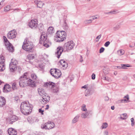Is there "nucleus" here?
Masks as SVG:
<instances>
[{
	"label": "nucleus",
	"mask_w": 135,
	"mask_h": 135,
	"mask_svg": "<svg viewBox=\"0 0 135 135\" xmlns=\"http://www.w3.org/2000/svg\"><path fill=\"white\" fill-rule=\"evenodd\" d=\"M28 74L27 73H25L20 78L19 84L21 87H24L27 86H34V81L31 79H28Z\"/></svg>",
	"instance_id": "nucleus-1"
},
{
	"label": "nucleus",
	"mask_w": 135,
	"mask_h": 135,
	"mask_svg": "<svg viewBox=\"0 0 135 135\" xmlns=\"http://www.w3.org/2000/svg\"><path fill=\"white\" fill-rule=\"evenodd\" d=\"M32 108V105L30 104L27 101L22 102L20 105L21 112L25 115H29L31 113Z\"/></svg>",
	"instance_id": "nucleus-2"
},
{
	"label": "nucleus",
	"mask_w": 135,
	"mask_h": 135,
	"mask_svg": "<svg viewBox=\"0 0 135 135\" xmlns=\"http://www.w3.org/2000/svg\"><path fill=\"white\" fill-rule=\"evenodd\" d=\"M66 36V34L64 31H57L56 36V38H57V42H61L63 41L65 39Z\"/></svg>",
	"instance_id": "nucleus-3"
},
{
	"label": "nucleus",
	"mask_w": 135,
	"mask_h": 135,
	"mask_svg": "<svg viewBox=\"0 0 135 135\" xmlns=\"http://www.w3.org/2000/svg\"><path fill=\"white\" fill-rule=\"evenodd\" d=\"M11 62L9 65V68L10 71L11 72H14L17 68H18L19 70H21V69L19 68V67H17V60L14 59H12Z\"/></svg>",
	"instance_id": "nucleus-4"
},
{
	"label": "nucleus",
	"mask_w": 135,
	"mask_h": 135,
	"mask_svg": "<svg viewBox=\"0 0 135 135\" xmlns=\"http://www.w3.org/2000/svg\"><path fill=\"white\" fill-rule=\"evenodd\" d=\"M22 47L23 50L26 51L32 52L33 50V49H32L33 48V46L31 44L29 45V43L27 42L26 39L25 40Z\"/></svg>",
	"instance_id": "nucleus-5"
},
{
	"label": "nucleus",
	"mask_w": 135,
	"mask_h": 135,
	"mask_svg": "<svg viewBox=\"0 0 135 135\" xmlns=\"http://www.w3.org/2000/svg\"><path fill=\"white\" fill-rule=\"evenodd\" d=\"M55 126V124L53 122L48 121L45 124H42L41 128L42 129H49L54 128Z\"/></svg>",
	"instance_id": "nucleus-6"
},
{
	"label": "nucleus",
	"mask_w": 135,
	"mask_h": 135,
	"mask_svg": "<svg viewBox=\"0 0 135 135\" xmlns=\"http://www.w3.org/2000/svg\"><path fill=\"white\" fill-rule=\"evenodd\" d=\"M75 44L73 41H70L65 43L63 46L64 50L68 51L72 50L74 47Z\"/></svg>",
	"instance_id": "nucleus-7"
},
{
	"label": "nucleus",
	"mask_w": 135,
	"mask_h": 135,
	"mask_svg": "<svg viewBox=\"0 0 135 135\" xmlns=\"http://www.w3.org/2000/svg\"><path fill=\"white\" fill-rule=\"evenodd\" d=\"M17 32L15 30H13L9 31L7 34V37L8 38L12 39L15 38L17 35Z\"/></svg>",
	"instance_id": "nucleus-8"
},
{
	"label": "nucleus",
	"mask_w": 135,
	"mask_h": 135,
	"mask_svg": "<svg viewBox=\"0 0 135 135\" xmlns=\"http://www.w3.org/2000/svg\"><path fill=\"white\" fill-rule=\"evenodd\" d=\"M18 118L15 115H12L7 119V122L10 124H12L13 122L17 120Z\"/></svg>",
	"instance_id": "nucleus-9"
},
{
	"label": "nucleus",
	"mask_w": 135,
	"mask_h": 135,
	"mask_svg": "<svg viewBox=\"0 0 135 135\" xmlns=\"http://www.w3.org/2000/svg\"><path fill=\"white\" fill-rule=\"evenodd\" d=\"M43 86L44 87L50 88L51 90L54 88L55 86V84L52 82H46L44 83Z\"/></svg>",
	"instance_id": "nucleus-10"
},
{
	"label": "nucleus",
	"mask_w": 135,
	"mask_h": 135,
	"mask_svg": "<svg viewBox=\"0 0 135 135\" xmlns=\"http://www.w3.org/2000/svg\"><path fill=\"white\" fill-rule=\"evenodd\" d=\"M64 49V48H63L62 47L60 46L59 47L57 48L56 50L55 54L57 55V57L58 58H60L61 54L63 51Z\"/></svg>",
	"instance_id": "nucleus-11"
},
{
	"label": "nucleus",
	"mask_w": 135,
	"mask_h": 135,
	"mask_svg": "<svg viewBox=\"0 0 135 135\" xmlns=\"http://www.w3.org/2000/svg\"><path fill=\"white\" fill-rule=\"evenodd\" d=\"M42 96L43 99H42L41 101L42 103L45 102V103H46L47 102H48L49 101L50 97L47 93Z\"/></svg>",
	"instance_id": "nucleus-12"
},
{
	"label": "nucleus",
	"mask_w": 135,
	"mask_h": 135,
	"mask_svg": "<svg viewBox=\"0 0 135 135\" xmlns=\"http://www.w3.org/2000/svg\"><path fill=\"white\" fill-rule=\"evenodd\" d=\"M6 100L5 98L3 97L0 96V107H3L6 103Z\"/></svg>",
	"instance_id": "nucleus-13"
},
{
	"label": "nucleus",
	"mask_w": 135,
	"mask_h": 135,
	"mask_svg": "<svg viewBox=\"0 0 135 135\" xmlns=\"http://www.w3.org/2000/svg\"><path fill=\"white\" fill-rule=\"evenodd\" d=\"M3 57H2L1 58L2 60L1 62H0V71H3L5 69V67L4 65V62L5 61L3 59Z\"/></svg>",
	"instance_id": "nucleus-14"
},
{
	"label": "nucleus",
	"mask_w": 135,
	"mask_h": 135,
	"mask_svg": "<svg viewBox=\"0 0 135 135\" xmlns=\"http://www.w3.org/2000/svg\"><path fill=\"white\" fill-rule=\"evenodd\" d=\"M8 131L9 135H16L17 133L16 130L12 128H9Z\"/></svg>",
	"instance_id": "nucleus-15"
},
{
	"label": "nucleus",
	"mask_w": 135,
	"mask_h": 135,
	"mask_svg": "<svg viewBox=\"0 0 135 135\" xmlns=\"http://www.w3.org/2000/svg\"><path fill=\"white\" fill-rule=\"evenodd\" d=\"M48 35L46 34V35L41 34L40 36V40L39 41L40 44H42V42L46 41H47V36Z\"/></svg>",
	"instance_id": "nucleus-16"
},
{
	"label": "nucleus",
	"mask_w": 135,
	"mask_h": 135,
	"mask_svg": "<svg viewBox=\"0 0 135 135\" xmlns=\"http://www.w3.org/2000/svg\"><path fill=\"white\" fill-rule=\"evenodd\" d=\"M11 90V86L9 84L5 85L3 89V91L4 92L7 93L9 91Z\"/></svg>",
	"instance_id": "nucleus-17"
},
{
	"label": "nucleus",
	"mask_w": 135,
	"mask_h": 135,
	"mask_svg": "<svg viewBox=\"0 0 135 135\" xmlns=\"http://www.w3.org/2000/svg\"><path fill=\"white\" fill-rule=\"evenodd\" d=\"M59 64L64 68V69L66 68L68 66V64L64 60H62L59 62Z\"/></svg>",
	"instance_id": "nucleus-18"
},
{
	"label": "nucleus",
	"mask_w": 135,
	"mask_h": 135,
	"mask_svg": "<svg viewBox=\"0 0 135 135\" xmlns=\"http://www.w3.org/2000/svg\"><path fill=\"white\" fill-rule=\"evenodd\" d=\"M6 46L7 48V49L9 51L12 52H13L14 50V47L11 46V44L10 43L9 44L6 45Z\"/></svg>",
	"instance_id": "nucleus-19"
},
{
	"label": "nucleus",
	"mask_w": 135,
	"mask_h": 135,
	"mask_svg": "<svg viewBox=\"0 0 135 135\" xmlns=\"http://www.w3.org/2000/svg\"><path fill=\"white\" fill-rule=\"evenodd\" d=\"M38 92L39 95L41 96H43L44 95L46 94L44 89L41 88H40L38 89Z\"/></svg>",
	"instance_id": "nucleus-20"
},
{
	"label": "nucleus",
	"mask_w": 135,
	"mask_h": 135,
	"mask_svg": "<svg viewBox=\"0 0 135 135\" xmlns=\"http://www.w3.org/2000/svg\"><path fill=\"white\" fill-rule=\"evenodd\" d=\"M56 73L55 75L53 74L52 76L56 78H58L60 77L61 75L60 71L59 69H57Z\"/></svg>",
	"instance_id": "nucleus-21"
},
{
	"label": "nucleus",
	"mask_w": 135,
	"mask_h": 135,
	"mask_svg": "<svg viewBox=\"0 0 135 135\" xmlns=\"http://www.w3.org/2000/svg\"><path fill=\"white\" fill-rule=\"evenodd\" d=\"M28 59L30 60V62L33 64V59H34V54H30L27 56Z\"/></svg>",
	"instance_id": "nucleus-22"
},
{
	"label": "nucleus",
	"mask_w": 135,
	"mask_h": 135,
	"mask_svg": "<svg viewBox=\"0 0 135 135\" xmlns=\"http://www.w3.org/2000/svg\"><path fill=\"white\" fill-rule=\"evenodd\" d=\"M34 3L36 4L37 7L41 8L42 7L44 3L40 1H34Z\"/></svg>",
	"instance_id": "nucleus-23"
},
{
	"label": "nucleus",
	"mask_w": 135,
	"mask_h": 135,
	"mask_svg": "<svg viewBox=\"0 0 135 135\" xmlns=\"http://www.w3.org/2000/svg\"><path fill=\"white\" fill-rule=\"evenodd\" d=\"M54 32V28L52 27H50L47 30V34H51Z\"/></svg>",
	"instance_id": "nucleus-24"
},
{
	"label": "nucleus",
	"mask_w": 135,
	"mask_h": 135,
	"mask_svg": "<svg viewBox=\"0 0 135 135\" xmlns=\"http://www.w3.org/2000/svg\"><path fill=\"white\" fill-rule=\"evenodd\" d=\"M60 88L59 86H56L55 88H53L51 90V92L53 93H58L59 92Z\"/></svg>",
	"instance_id": "nucleus-25"
},
{
	"label": "nucleus",
	"mask_w": 135,
	"mask_h": 135,
	"mask_svg": "<svg viewBox=\"0 0 135 135\" xmlns=\"http://www.w3.org/2000/svg\"><path fill=\"white\" fill-rule=\"evenodd\" d=\"M91 94L90 89H86L85 90V95L86 96L90 95Z\"/></svg>",
	"instance_id": "nucleus-26"
},
{
	"label": "nucleus",
	"mask_w": 135,
	"mask_h": 135,
	"mask_svg": "<svg viewBox=\"0 0 135 135\" xmlns=\"http://www.w3.org/2000/svg\"><path fill=\"white\" fill-rule=\"evenodd\" d=\"M121 67L120 66H117L118 68H119V69L121 68H122L123 69H127V67H130V65L129 64H121Z\"/></svg>",
	"instance_id": "nucleus-27"
},
{
	"label": "nucleus",
	"mask_w": 135,
	"mask_h": 135,
	"mask_svg": "<svg viewBox=\"0 0 135 135\" xmlns=\"http://www.w3.org/2000/svg\"><path fill=\"white\" fill-rule=\"evenodd\" d=\"M34 20L32 19L28 23V25L29 27L31 28H32L34 27L33 25Z\"/></svg>",
	"instance_id": "nucleus-28"
},
{
	"label": "nucleus",
	"mask_w": 135,
	"mask_h": 135,
	"mask_svg": "<svg viewBox=\"0 0 135 135\" xmlns=\"http://www.w3.org/2000/svg\"><path fill=\"white\" fill-rule=\"evenodd\" d=\"M79 116L77 115L75 116L72 120V122L73 123H75L76 122L79 120Z\"/></svg>",
	"instance_id": "nucleus-29"
},
{
	"label": "nucleus",
	"mask_w": 135,
	"mask_h": 135,
	"mask_svg": "<svg viewBox=\"0 0 135 135\" xmlns=\"http://www.w3.org/2000/svg\"><path fill=\"white\" fill-rule=\"evenodd\" d=\"M89 114V113L88 112H86L85 113H82L81 115V117L83 118H86L87 116H88Z\"/></svg>",
	"instance_id": "nucleus-30"
},
{
	"label": "nucleus",
	"mask_w": 135,
	"mask_h": 135,
	"mask_svg": "<svg viewBox=\"0 0 135 135\" xmlns=\"http://www.w3.org/2000/svg\"><path fill=\"white\" fill-rule=\"evenodd\" d=\"M17 83L16 82H14L13 83H11L12 85V88L13 90L16 89H17Z\"/></svg>",
	"instance_id": "nucleus-31"
},
{
	"label": "nucleus",
	"mask_w": 135,
	"mask_h": 135,
	"mask_svg": "<svg viewBox=\"0 0 135 135\" xmlns=\"http://www.w3.org/2000/svg\"><path fill=\"white\" fill-rule=\"evenodd\" d=\"M57 69H51L50 71V74L52 76V75L53 74L55 75V74L56 73V71L57 70Z\"/></svg>",
	"instance_id": "nucleus-32"
},
{
	"label": "nucleus",
	"mask_w": 135,
	"mask_h": 135,
	"mask_svg": "<svg viewBox=\"0 0 135 135\" xmlns=\"http://www.w3.org/2000/svg\"><path fill=\"white\" fill-rule=\"evenodd\" d=\"M62 27L65 29H67L68 28V27L66 22L65 20L64 21V23L62 25Z\"/></svg>",
	"instance_id": "nucleus-33"
},
{
	"label": "nucleus",
	"mask_w": 135,
	"mask_h": 135,
	"mask_svg": "<svg viewBox=\"0 0 135 135\" xmlns=\"http://www.w3.org/2000/svg\"><path fill=\"white\" fill-rule=\"evenodd\" d=\"M92 20H86L84 21V23L86 24L90 23L92 22Z\"/></svg>",
	"instance_id": "nucleus-34"
},
{
	"label": "nucleus",
	"mask_w": 135,
	"mask_h": 135,
	"mask_svg": "<svg viewBox=\"0 0 135 135\" xmlns=\"http://www.w3.org/2000/svg\"><path fill=\"white\" fill-rule=\"evenodd\" d=\"M27 120L29 123H32L34 122L33 119L31 117H29L27 118Z\"/></svg>",
	"instance_id": "nucleus-35"
},
{
	"label": "nucleus",
	"mask_w": 135,
	"mask_h": 135,
	"mask_svg": "<svg viewBox=\"0 0 135 135\" xmlns=\"http://www.w3.org/2000/svg\"><path fill=\"white\" fill-rule=\"evenodd\" d=\"M108 126V124L107 123H103L102 126V129L106 128Z\"/></svg>",
	"instance_id": "nucleus-36"
},
{
	"label": "nucleus",
	"mask_w": 135,
	"mask_h": 135,
	"mask_svg": "<svg viewBox=\"0 0 135 135\" xmlns=\"http://www.w3.org/2000/svg\"><path fill=\"white\" fill-rule=\"evenodd\" d=\"M11 6L10 5H7L4 8V11L7 12L8 11L10 10Z\"/></svg>",
	"instance_id": "nucleus-37"
},
{
	"label": "nucleus",
	"mask_w": 135,
	"mask_h": 135,
	"mask_svg": "<svg viewBox=\"0 0 135 135\" xmlns=\"http://www.w3.org/2000/svg\"><path fill=\"white\" fill-rule=\"evenodd\" d=\"M118 52L120 55H121L124 54V50H119L118 51Z\"/></svg>",
	"instance_id": "nucleus-38"
},
{
	"label": "nucleus",
	"mask_w": 135,
	"mask_h": 135,
	"mask_svg": "<svg viewBox=\"0 0 135 135\" xmlns=\"http://www.w3.org/2000/svg\"><path fill=\"white\" fill-rule=\"evenodd\" d=\"M39 68L40 69V70H43L44 68V65L43 64H39L38 65Z\"/></svg>",
	"instance_id": "nucleus-39"
},
{
	"label": "nucleus",
	"mask_w": 135,
	"mask_h": 135,
	"mask_svg": "<svg viewBox=\"0 0 135 135\" xmlns=\"http://www.w3.org/2000/svg\"><path fill=\"white\" fill-rule=\"evenodd\" d=\"M47 41L43 42V44L44 46L46 47H49V45L46 42Z\"/></svg>",
	"instance_id": "nucleus-40"
},
{
	"label": "nucleus",
	"mask_w": 135,
	"mask_h": 135,
	"mask_svg": "<svg viewBox=\"0 0 135 135\" xmlns=\"http://www.w3.org/2000/svg\"><path fill=\"white\" fill-rule=\"evenodd\" d=\"M92 19L91 20H94L96 19H98L99 17V16L98 15H96L95 16H93L91 17Z\"/></svg>",
	"instance_id": "nucleus-41"
},
{
	"label": "nucleus",
	"mask_w": 135,
	"mask_h": 135,
	"mask_svg": "<svg viewBox=\"0 0 135 135\" xmlns=\"http://www.w3.org/2000/svg\"><path fill=\"white\" fill-rule=\"evenodd\" d=\"M120 27L119 25H117L116 26L113 28V29L114 30H117L119 29Z\"/></svg>",
	"instance_id": "nucleus-42"
},
{
	"label": "nucleus",
	"mask_w": 135,
	"mask_h": 135,
	"mask_svg": "<svg viewBox=\"0 0 135 135\" xmlns=\"http://www.w3.org/2000/svg\"><path fill=\"white\" fill-rule=\"evenodd\" d=\"M3 39H4V42H5L6 43H7V44H8V43L9 44V42L8 41V40L7 39L6 37L5 36H3Z\"/></svg>",
	"instance_id": "nucleus-43"
},
{
	"label": "nucleus",
	"mask_w": 135,
	"mask_h": 135,
	"mask_svg": "<svg viewBox=\"0 0 135 135\" xmlns=\"http://www.w3.org/2000/svg\"><path fill=\"white\" fill-rule=\"evenodd\" d=\"M101 36V35L100 34L96 38V42H98L99 41V40L100 39Z\"/></svg>",
	"instance_id": "nucleus-44"
},
{
	"label": "nucleus",
	"mask_w": 135,
	"mask_h": 135,
	"mask_svg": "<svg viewBox=\"0 0 135 135\" xmlns=\"http://www.w3.org/2000/svg\"><path fill=\"white\" fill-rule=\"evenodd\" d=\"M37 22V20L34 19V27L36 28L38 24Z\"/></svg>",
	"instance_id": "nucleus-45"
},
{
	"label": "nucleus",
	"mask_w": 135,
	"mask_h": 135,
	"mask_svg": "<svg viewBox=\"0 0 135 135\" xmlns=\"http://www.w3.org/2000/svg\"><path fill=\"white\" fill-rule=\"evenodd\" d=\"M110 44V42L109 41L106 42L105 44L104 45L105 47H108Z\"/></svg>",
	"instance_id": "nucleus-46"
},
{
	"label": "nucleus",
	"mask_w": 135,
	"mask_h": 135,
	"mask_svg": "<svg viewBox=\"0 0 135 135\" xmlns=\"http://www.w3.org/2000/svg\"><path fill=\"white\" fill-rule=\"evenodd\" d=\"M104 50V49L103 47H101L99 50V53H102L103 52Z\"/></svg>",
	"instance_id": "nucleus-47"
},
{
	"label": "nucleus",
	"mask_w": 135,
	"mask_h": 135,
	"mask_svg": "<svg viewBox=\"0 0 135 135\" xmlns=\"http://www.w3.org/2000/svg\"><path fill=\"white\" fill-rule=\"evenodd\" d=\"M131 122H132L131 125L132 126H134V120L133 118H132L131 119Z\"/></svg>",
	"instance_id": "nucleus-48"
},
{
	"label": "nucleus",
	"mask_w": 135,
	"mask_h": 135,
	"mask_svg": "<svg viewBox=\"0 0 135 135\" xmlns=\"http://www.w3.org/2000/svg\"><path fill=\"white\" fill-rule=\"evenodd\" d=\"M38 112L40 113L41 114V115L44 114L43 112H44V110H42L41 109H39Z\"/></svg>",
	"instance_id": "nucleus-49"
},
{
	"label": "nucleus",
	"mask_w": 135,
	"mask_h": 135,
	"mask_svg": "<svg viewBox=\"0 0 135 135\" xmlns=\"http://www.w3.org/2000/svg\"><path fill=\"white\" fill-rule=\"evenodd\" d=\"M95 75L93 73L91 76V78L92 79L94 80L95 79Z\"/></svg>",
	"instance_id": "nucleus-50"
},
{
	"label": "nucleus",
	"mask_w": 135,
	"mask_h": 135,
	"mask_svg": "<svg viewBox=\"0 0 135 135\" xmlns=\"http://www.w3.org/2000/svg\"><path fill=\"white\" fill-rule=\"evenodd\" d=\"M82 110H83L84 111H87V109L85 108V106L84 107H83L82 108Z\"/></svg>",
	"instance_id": "nucleus-51"
},
{
	"label": "nucleus",
	"mask_w": 135,
	"mask_h": 135,
	"mask_svg": "<svg viewBox=\"0 0 135 135\" xmlns=\"http://www.w3.org/2000/svg\"><path fill=\"white\" fill-rule=\"evenodd\" d=\"M19 98L17 96L14 98V100L16 101H17L19 99Z\"/></svg>",
	"instance_id": "nucleus-52"
},
{
	"label": "nucleus",
	"mask_w": 135,
	"mask_h": 135,
	"mask_svg": "<svg viewBox=\"0 0 135 135\" xmlns=\"http://www.w3.org/2000/svg\"><path fill=\"white\" fill-rule=\"evenodd\" d=\"M124 98H126L127 100H128L129 99V97L128 95H127L124 97Z\"/></svg>",
	"instance_id": "nucleus-53"
},
{
	"label": "nucleus",
	"mask_w": 135,
	"mask_h": 135,
	"mask_svg": "<svg viewBox=\"0 0 135 135\" xmlns=\"http://www.w3.org/2000/svg\"><path fill=\"white\" fill-rule=\"evenodd\" d=\"M80 61L81 62H82L83 61V57L81 55L80 56Z\"/></svg>",
	"instance_id": "nucleus-54"
},
{
	"label": "nucleus",
	"mask_w": 135,
	"mask_h": 135,
	"mask_svg": "<svg viewBox=\"0 0 135 135\" xmlns=\"http://www.w3.org/2000/svg\"><path fill=\"white\" fill-rule=\"evenodd\" d=\"M118 102L119 103H124V101L123 99H122L120 100H119L118 101Z\"/></svg>",
	"instance_id": "nucleus-55"
},
{
	"label": "nucleus",
	"mask_w": 135,
	"mask_h": 135,
	"mask_svg": "<svg viewBox=\"0 0 135 135\" xmlns=\"http://www.w3.org/2000/svg\"><path fill=\"white\" fill-rule=\"evenodd\" d=\"M116 12V11H111L110 12V14H113L115 13V12Z\"/></svg>",
	"instance_id": "nucleus-56"
},
{
	"label": "nucleus",
	"mask_w": 135,
	"mask_h": 135,
	"mask_svg": "<svg viewBox=\"0 0 135 135\" xmlns=\"http://www.w3.org/2000/svg\"><path fill=\"white\" fill-rule=\"evenodd\" d=\"M109 98L108 97H105V101H107L109 100Z\"/></svg>",
	"instance_id": "nucleus-57"
},
{
	"label": "nucleus",
	"mask_w": 135,
	"mask_h": 135,
	"mask_svg": "<svg viewBox=\"0 0 135 135\" xmlns=\"http://www.w3.org/2000/svg\"><path fill=\"white\" fill-rule=\"evenodd\" d=\"M87 87V86L86 85H85L84 86H83L81 87V88H84V89H86V88Z\"/></svg>",
	"instance_id": "nucleus-58"
},
{
	"label": "nucleus",
	"mask_w": 135,
	"mask_h": 135,
	"mask_svg": "<svg viewBox=\"0 0 135 135\" xmlns=\"http://www.w3.org/2000/svg\"><path fill=\"white\" fill-rule=\"evenodd\" d=\"M49 107V106L48 105H46V108H45V109L46 110L48 109Z\"/></svg>",
	"instance_id": "nucleus-59"
},
{
	"label": "nucleus",
	"mask_w": 135,
	"mask_h": 135,
	"mask_svg": "<svg viewBox=\"0 0 135 135\" xmlns=\"http://www.w3.org/2000/svg\"><path fill=\"white\" fill-rule=\"evenodd\" d=\"M104 133H105V134H106V135H108V131H105L104 132Z\"/></svg>",
	"instance_id": "nucleus-60"
},
{
	"label": "nucleus",
	"mask_w": 135,
	"mask_h": 135,
	"mask_svg": "<svg viewBox=\"0 0 135 135\" xmlns=\"http://www.w3.org/2000/svg\"><path fill=\"white\" fill-rule=\"evenodd\" d=\"M13 10L14 11L17 10V11H18L19 10V9H18V8H16V9H13Z\"/></svg>",
	"instance_id": "nucleus-61"
},
{
	"label": "nucleus",
	"mask_w": 135,
	"mask_h": 135,
	"mask_svg": "<svg viewBox=\"0 0 135 135\" xmlns=\"http://www.w3.org/2000/svg\"><path fill=\"white\" fill-rule=\"evenodd\" d=\"M34 78H35V79L36 80H37V79H37V76L34 74Z\"/></svg>",
	"instance_id": "nucleus-62"
},
{
	"label": "nucleus",
	"mask_w": 135,
	"mask_h": 135,
	"mask_svg": "<svg viewBox=\"0 0 135 135\" xmlns=\"http://www.w3.org/2000/svg\"><path fill=\"white\" fill-rule=\"evenodd\" d=\"M111 108L112 110H114V106H112L111 107Z\"/></svg>",
	"instance_id": "nucleus-63"
},
{
	"label": "nucleus",
	"mask_w": 135,
	"mask_h": 135,
	"mask_svg": "<svg viewBox=\"0 0 135 135\" xmlns=\"http://www.w3.org/2000/svg\"><path fill=\"white\" fill-rule=\"evenodd\" d=\"M124 102H127V100L126 99H123Z\"/></svg>",
	"instance_id": "nucleus-64"
}]
</instances>
